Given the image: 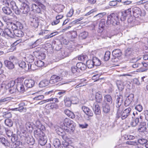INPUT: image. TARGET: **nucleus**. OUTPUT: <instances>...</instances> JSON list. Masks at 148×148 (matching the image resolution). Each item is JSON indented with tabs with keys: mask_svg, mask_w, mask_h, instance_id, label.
<instances>
[{
	"mask_svg": "<svg viewBox=\"0 0 148 148\" xmlns=\"http://www.w3.org/2000/svg\"><path fill=\"white\" fill-rule=\"evenodd\" d=\"M116 104L117 108L116 119H118L120 117L122 119H125L130 114L131 108H127L122 112V108L121 106L123 103V96L121 95H117L116 97Z\"/></svg>",
	"mask_w": 148,
	"mask_h": 148,
	"instance_id": "nucleus-1",
	"label": "nucleus"
},
{
	"mask_svg": "<svg viewBox=\"0 0 148 148\" xmlns=\"http://www.w3.org/2000/svg\"><path fill=\"white\" fill-rule=\"evenodd\" d=\"M10 5L12 10L17 14H19L21 12L27 14L29 11V5L25 3H23L21 4L20 10L18 9L15 2L14 1H11Z\"/></svg>",
	"mask_w": 148,
	"mask_h": 148,
	"instance_id": "nucleus-2",
	"label": "nucleus"
},
{
	"mask_svg": "<svg viewBox=\"0 0 148 148\" xmlns=\"http://www.w3.org/2000/svg\"><path fill=\"white\" fill-rule=\"evenodd\" d=\"M106 24L108 25L112 24L115 26L120 24L119 20L118 14L116 13H112L108 17Z\"/></svg>",
	"mask_w": 148,
	"mask_h": 148,
	"instance_id": "nucleus-3",
	"label": "nucleus"
},
{
	"mask_svg": "<svg viewBox=\"0 0 148 148\" xmlns=\"http://www.w3.org/2000/svg\"><path fill=\"white\" fill-rule=\"evenodd\" d=\"M9 60H6L4 62L5 66L9 69H12L14 67L13 63H17L18 60L14 56H11L9 58Z\"/></svg>",
	"mask_w": 148,
	"mask_h": 148,
	"instance_id": "nucleus-4",
	"label": "nucleus"
},
{
	"mask_svg": "<svg viewBox=\"0 0 148 148\" xmlns=\"http://www.w3.org/2000/svg\"><path fill=\"white\" fill-rule=\"evenodd\" d=\"M0 35L7 39L13 38L14 36L10 29L5 28L3 30L0 27Z\"/></svg>",
	"mask_w": 148,
	"mask_h": 148,
	"instance_id": "nucleus-5",
	"label": "nucleus"
},
{
	"mask_svg": "<svg viewBox=\"0 0 148 148\" xmlns=\"http://www.w3.org/2000/svg\"><path fill=\"white\" fill-rule=\"evenodd\" d=\"M31 8L34 12L39 13L40 12L42 9L44 10L45 8V7L43 4L38 3V5L35 4H32Z\"/></svg>",
	"mask_w": 148,
	"mask_h": 148,
	"instance_id": "nucleus-6",
	"label": "nucleus"
},
{
	"mask_svg": "<svg viewBox=\"0 0 148 148\" xmlns=\"http://www.w3.org/2000/svg\"><path fill=\"white\" fill-rule=\"evenodd\" d=\"M131 9L130 8L125 10L123 12H121L119 13V17L121 21H124L125 20L126 17L127 15H130L131 14Z\"/></svg>",
	"mask_w": 148,
	"mask_h": 148,
	"instance_id": "nucleus-7",
	"label": "nucleus"
},
{
	"mask_svg": "<svg viewBox=\"0 0 148 148\" xmlns=\"http://www.w3.org/2000/svg\"><path fill=\"white\" fill-rule=\"evenodd\" d=\"M30 25L31 26L34 28L38 27L39 24V20L38 18L35 16H30Z\"/></svg>",
	"mask_w": 148,
	"mask_h": 148,
	"instance_id": "nucleus-8",
	"label": "nucleus"
},
{
	"mask_svg": "<svg viewBox=\"0 0 148 148\" xmlns=\"http://www.w3.org/2000/svg\"><path fill=\"white\" fill-rule=\"evenodd\" d=\"M10 27L14 32V31L16 30L19 29H22L23 28V26L20 23L17 22L15 23H11L10 25Z\"/></svg>",
	"mask_w": 148,
	"mask_h": 148,
	"instance_id": "nucleus-9",
	"label": "nucleus"
},
{
	"mask_svg": "<svg viewBox=\"0 0 148 148\" xmlns=\"http://www.w3.org/2000/svg\"><path fill=\"white\" fill-rule=\"evenodd\" d=\"M62 79V77L53 75L51 76L50 80V83L53 84L61 81Z\"/></svg>",
	"mask_w": 148,
	"mask_h": 148,
	"instance_id": "nucleus-10",
	"label": "nucleus"
},
{
	"mask_svg": "<svg viewBox=\"0 0 148 148\" xmlns=\"http://www.w3.org/2000/svg\"><path fill=\"white\" fill-rule=\"evenodd\" d=\"M25 86L28 88H32L35 84L34 81L32 79H27L24 81Z\"/></svg>",
	"mask_w": 148,
	"mask_h": 148,
	"instance_id": "nucleus-11",
	"label": "nucleus"
},
{
	"mask_svg": "<svg viewBox=\"0 0 148 148\" xmlns=\"http://www.w3.org/2000/svg\"><path fill=\"white\" fill-rule=\"evenodd\" d=\"M3 85L4 86V88L6 90L8 89L15 86V82L14 81H10L8 83H7L6 81H3Z\"/></svg>",
	"mask_w": 148,
	"mask_h": 148,
	"instance_id": "nucleus-12",
	"label": "nucleus"
},
{
	"mask_svg": "<svg viewBox=\"0 0 148 148\" xmlns=\"http://www.w3.org/2000/svg\"><path fill=\"white\" fill-rule=\"evenodd\" d=\"M147 130L146 123L145 122L141 123L138 128L137 129V131L139 133H144L146 132Z\"/></svg>",
	"mask_w": 148,
	"mask_h": 148,
	"instance_id": "nucleus-13",
	"label": "nucleus"
},
{
	"mask_svg": "<svg viewBox=\"0 0 148 148\" xmlns=\"http://www.w3.org/2000/svg\"><path fill=\"white\" fill-rule=\"evenodd\" d=\"M134 97V95L131 94L126 98L124 102V105L127 107L132 102Z\"/></svg>",
	"mask_w": 148,
	"mask_h": 148,
	"instance_id": "nucleus-14",
	"label": "nucleus"
},
{
	"mask_svg": "<svg viewBox=\"0 0 148 148\" xmlns=\"http://www.w3.org/2000/svg\"><path fill=\"white\" fill-rule=\"evenodd\" d=\"M34 136L37 139L45 135L43 132L39 129L35 130L34 131Z\"/></svg>",
	"mask_w": 148,
	"mask_h": 148,
	"instance_id": "nucleus-15",
	"label": "nucleus"
},
{
	"mask_svg": "<svg viewBox=\"0 0 148 148\" xmlns=\"http://www.w3.org/2000/svg\"><path fill=\"white\" fill-rule=\"evenodd\" d=\"M56 132L59 135L61 136L62 138L65 140L66 139V136L64 130L61 128H58L56 130Z\"/></svg>",
	"mask_w": 148,
	"mask_h": 148,
	"instance_id": "nucleus-16",
	"label": "nucleus"
},
{
	"mask_svg": "<svg viewBox=\"0 0 148 148\" xmlns=\"http://www.w3.org/2000/svg\"><path fill=\"white\" fill-rule=\"evenodd\" d=\"M106 24V21L104 19H101L99 23L98 31L99 33H101L103 30Z\"/></svg>",
	"mask_w": 148,
	"mask_h": 148,
	"instance_id": "nucleus-17",
	"label": "nucleus"
},
{
	"mask_svg": "<svg viewBox=\"0 0 148 148\" xmlns=\"http://www.w3.org/2000/svg\"><path fill=\"white\" fill-rule=\"evenodd\" d=\"M82 109L87 115L90 116H93V113L92 112L88 107L83 106L82 107Z\"/></svg>",
	"mask_w": 148,
	"mask_h": 148,
	"instance_id": "nucleus-18",
	"label": "nucleus"
},
{
	"mask_svg": "<svg viewBox=\"0 0 148 148\" xmlns=\"http://www.w3.org/2000/svg\"><path fill=\"white\" fill-rule=\"evenodd\" d=\"M64 124L66 126H69L70 127H73L74 125V122L68 118H66L64 121Z\"/></svg>",
	"mask_w": 148,
	"mask_h": 148,
	"instance_id": "nucleus-19",
	"label": "nucleus"
},
{
	"mask_svg": "<svg viewBox=\"0 0 148 148\" xmlns=\"http://www.w3.org/2000/svg\"><path fill=\"white\" fill-rule=\"evenodd\" d=\"M93 110L96 115H100L101 114V111L99 106L97 103L94 104Z\"/></svg>",
	"mask_w": 148,
	"mask_h": 148,
	"instance_id": "nucleus-20",
	"label": "nucleus"
},
{
	"mask_svg": "<svg viewBox=\"0 0 148 148\" xmlns=\"http://www.w3.org/2000/svg\"><path fill=\"white\" fill-rule=\"evenodd\" d=\"M103 112L106 113H108L110 111V108L109 105L107 103L103 102L101 104Z\"/></svg>",
	"mask_w": 148,
	"mask_h": 148,
	"instance_id": "nucleus-21",
	"label": "nucleus"
},
{
	"mask_svg": "<svg viewBox=\"0 0 148 148\" xmlns=\"http://www.w3.org/2000/svg\"><path fill=\"white\" fill-rule=\"evenodd\" d=\"M19 107L17 108H15L13 109V110L15 111H18L20 112H21L23 111L24 112H26V109L24 108V106H25V104L24 103H21L19 104Z\"/></svg>",
	"mask_w": 148,
	"mask_h": 148,
	"instance_id": "nucleus-22",
	"label": "nucleus"
},
{
	"mask_svg": "<svg viewBox=\"0 0 148 148\" xmlns=\"http://www.w3.org/2000/svg\"><path fill=\"white\" fill-rule=\"evenodd\" d=\"M133 15L134 16L138 17L141 14L140 9L137 7H134L132 9Z\"/></svg>",
	"mask_w": 148,
	"mask_h": 148,
	"instance_id": "nucleus-23",
	"label": "nucleus"
},
{
	"mask_svg": "<svg viewBox=\"0 0 148 148\" xmlns=\"http://www.w3.org/2000/svg\"><path fill=\"white\" fill-rule=\"evenodd\" d=\"M17 90L19 92H24L25 90L24 85L21 82H18L16 86Z\"/></svg>",
	"mask_w": 148,
	"mask_h": 148,
	"instance_id": "nucleus-24",
	"label": "nucleus"
},
{
	"mask_svg": "<svg viewBox=\"0 0 148 148\" xmlns=\"http://www.w3.org/2000/svg\"><path fill=\"white\" fill-rule=\"evenodd\" d=\"M38 140L39 143L42 146L45 145L47 141V137L45 135L38 139Z\"/></svg>",
	"mask_w": 148,
	"mask_h": 148,
	"instance_id": "nucleus-25",
	"label": "nucleus"
},
{
	"mask_svg": "<svg viewBox=\"0 0 148 148\" xmlns=\"http://www.w3.org/2000/svg\"><path fill=\"white\" fill-rule=\"evenodd\" d=\"M95 98L97 102L100 103L102 101V96L101 93L100 92H97L96 93Z\"/></svg>",
	"mask_w": 148,
	"mask_h": 148,
	"instance_id": "nucleus-26",
	"label": "nucleus"
},
{
	"mask_svg": "<svg viewBox=\"0 0 148 148\" xmlns=\"http://www.w3.org/2000/svg\"><path fill=\"white\" fill-rule=\"evenodd\" d=\"M12 33L14 36V37H15V36L18 37H22L23 36L24 34V33L22 30L21 29H18L14 31V32H13V33Z\"/></svg>",
	"mask_w": 148,
	"mask_h": 148,
	"instance_id": "nucleus-27",
	"label": "nucleus"
},
{
	"mask_svg": "<svg viewBox=\"0 0 148 148\" xmlns=\"http://www.w3.org/2000/svg\"><path fill=\"white\" fill-rule=\"evenodd\" d=\"M45 107L48 109H53L54 108L57 109L58 108V107L56 104L52 103L46 105Z\"/></svg>",
	"mask_w": 148,
	"mask_h": 148,
	"instance_id": "nucleus-28",
	"label": "nucleus"
},
{
	"mask_svg": "<svg viewBox=\"0 0 148 148\" xmlns=\"http://www.w3.org/2000/svg\"><path fill=\"white\" fill-rule=\"evenodd\" d=\"M64 130L65 132L72 134L73 133L75 129L74 126H73V127L72 126V127H70L69 126H65Z\"/></svg>",
	"mask_w": 148,
	"mask_h": 148,
	"instance_id": "nucleus-29",
	"label": "nucleus"
},
{
	"mask_svg": "<svg viewBox=\"0 0 148 148\" xmlns=\"http://www.w3.org/2000/svg\"><path fill=\"white\" fill-rule=\"evenodd\" d=\"M50 83V80L49 81L46 79H44L41 81L39 84V86L40 87H45Z\"/></svg>",
	"mask_w": 148,
	"mask_h": 148,
	"instance_id": "nucleus-30",
	"label": "nucleus"
},
{
	"mask_svg": "<svg viewBox=\"0 0 148 148\" xmlns=\"http://www.w3.org/2000/svg\"><path fill=\"white\" fill-rule=\"evenodd\" d=\"M10 8H12L10 6H5L3 8L2 10L4 13L7 14L9 15L11 14L12 12Z\"/></svg>",
	"mask_w": 148,
	"mask_h": 148,
	"instance_id": "nucleus-31",
	"label": "nucleus"
},
{
	"mask_svg": "<svg viewBox=\"0 0 148 148\" xmlns=\"http://www.w3.org/2000/svg\"><path fill=\"white\" fill-rule=\"evenodd\" d=\"M0 142L5 146H8L10 145V143L7 140L3 137L0 136Z\"/></svg>",
	"mask_w": 148,
	"mask_h": 148,
	"instance_id": "nucleus-32",
	"label": "nucleus"
},
{
	"mask_svg": "<svg viewBox=\"0 0 148 148\" xmlns=\"http://www.w3.org/2000/svg\"><path fill=\"white\" fill-rule=\"evenodd\" d=\"M64 103L65 106L67 107H70L72 104V101L69 97H66L64 99Z\"/></svg>",
	"mask_w": 148,
	"mask_h": 148,
	"instance_id": "nucleus-33",
	"label": "nucleus"
},
{
	"mask_svg": "<svg viewBox=\"0 0 148 148\" xmlns=\"http://www.w3.org/2000/svg\"><path fill=\"white\" fill-rule=\"evenodd\" d=\"M108 102L112 103V97L109 95H106L104 96V101L103 102Z\"/></svg>",
	"mask_w": 148,
	"mask_h": 148,
	"instance_id": "nucleus-34",
	"label": "nucleus"
},
{
	"mask_svg": "<svg viewBox=\"0 0 148 148\" xmlns=\"http://www.w3.org/2000/svg\"><path fill=\"white\" fill-rule=\"evenodd\" d=\"M76 65L78 69L81 70H84L86 68V65L82 62L78 63L76 64Z\"/></svg>",
	"mask_w": 148,
	"mask_h": 148,
	"instance_id": "nucleus-35",
	"label": "nucleus"
},
{
	"mask_svg": "<svg viewBox=\"0 0 148 148\" xmlns=\"http://www.w3.org/2000/svg\"><path fill=\"white\" fill-rule=\"evenodd\" d=\"M117 87L119 90L122 91L124 88V86L123 82L120 80H117L116 82Z\"/></svg>",
	"mask_w": 148,
	"mask_h": 148,
	"instance_id": "nucleus-36",
	"label": "nucleus"
},
{
	"mask_svg": "<svg viewBox=\"0 0 148 148\" xmlns=\"http://www.w3.org/2000/svg\"><path fill=\"white\" fill-rule=\"evenodd\" d=\"M25 140L28 144L31 145H33L35 143L34 139L32 137L30 138L29 136H26Z\"/></svg>",
	"mask_w": 148,
	"mask_h": 148,
	"instance_id": "nucleus-37",
	"label": "nucleus"
},
{
	"mask_svg": "<svg viewBox=\"0 0 148 148\" xmlns=\"http://www.w3.org/2000/svg\"><path fill=\"white\" fill-rule=\"evenodd\" d=\"M92 60L95 66H99L101 64L100 60L96 57H93Z\"/></svg>",
	"mask_w": 148,
	"mask_h": 148,
	"instance_id": "nucleus-38",
	"label": "nucleus"
},
{
	"mask_svg": "<svg viewBox=\"0 0 148 148\" xmlns=\"http://www.w3.org/2000/svg\"><path fill=\"white\" fill-rule=\"evenodd\" d=\"M112 54L115 57H118L121 55V52L120 49H116L113 51Z\"/></svg>",
	"mask_w": 148,
	"mask_h": 148,
	"instance_id": "nucleus-39",
	"label": "nucleus"
},
{
	"mask_svg": "<svg viewBox=\"0 0 148 148\" xmlns=\"http://www.w3.org/2000/svg\"><path fill=\"white\" fill-rule=\"evenodd\" d=\"M139 123V118L136 117L135 119L132 121L130 123V125L132 127H135Z\"/></svg>",
	"mask_w": 148,
	"mask_h": 148,
	"instance_id": "nucleus-40",
	"label": "nucleus"
},
{
	"mask_svg": "<svg viewBox=\"0 0 148 148\" xmlns=\"http://www.w3.org/2000/svg\"><path fill=\"white\" fill-rule=\"evenodd\" d=\"M53 144L56 148H58L61 145L60 140L58 139L57 138L54 140Z\"/></svg>",
	"mask_w": 148,
	"mask_h": 148,
	"instance_id": "nucleus-41",
	"label": "nucleus"
},
{
	"mask_svg": "<svg viewBox=\"0 0 148 148\" xmlns=\"http://www.w3.org/2000/svg\"><path fill=\"white\" fill-rule=\"evenodd\" d=\"M11 97H7L0 99V105L4 104L5 103L9 101L11 99Z\"/></svg>",
	"mask_w": 148,
	"mask_h": 148,
	"instance_id": "nucleus-42",
	"label": "nucleus"
},
{
	"mask_svg": "<svg viewBox=\"0 0 148 148\" xmlns=\"http://www.w3.org/2000/svg\"><path fill=\"white\" fill-rule=\"evenodd\" d=\"M5 124L9 127H12L13 124V123L12 120L10 119H7L5 121Z\"/></svg>",
	"mask_w": 148,
	"mask_h": 148,
	"instance_id": "nucleus-43",
	"label": "nucleus"
},
{
	"mask_svg": "<svg viewBox=\"0 0 148 148\" xmlns=\"http://www.w3.org/2000/svg\"><path fill=\"white\" fill-rule=\"evenodd\" d=\"M86 64L88 67L89 68H92L95 66L92 60H88L86 62Z\"/></svg>",
	"mask_w": 148,
	"mask_h": 148,
	"instance_id": "nucleus-44",
	"label": "nucleus"
},
{
	"mask_svg": "<svg viewBox=\"0 0 148 148\" xmlns=\"http://www.w3.org/2000/svg\"><path fill=\"white\" fill-rule=\"evenodd\" d=\"M88 34L87 32L84 31L81 33L79 35V37L80 39H83L86 38L88 36Z\"/></svg>",
	"mask_w": 148,
	"mask_h": 148,
	"instance_id": "nucleus-45",
	"label": "nucleus"
},
{
	"mask_svg": "<svg viewBox=\"0 0 148 148\" xmlns=\"http://www.w3.org/2000/svg\"><path fill=\"white\" fill-rule=\"evenodd\" d=\"M27 62L32 63L34 60V57L32 55H29L26 58Z\"/></svg>",
	"mask_w": 148,
	"mask_h": 148,
	"instance_id": "nucleus-46",
	"label": "nucleus"
},
{
	"mask_svg": "<svg viewBox=\"0 0 148 148\" xmlns=\"http://www.w3.org/2000/svg\"><path fill=\"white\" fill-rule=\"evenodd\" d=\"M33 123H32L27 122L25 125V127L27 130H32L33 129Z\"/></svg>",
	"mask_w": 148,
	"mask_h": 148,
	"instance_id": "nucleus-47",
	"label": "nucleus"
},
{
	"mask_svg": "<svg viewBox=\"0 0 148 148\" xmlns=\"http://www.w3.org/2000/svg\"><path fill=\"white\" fill-rule=\"evenodd\" d=\"M64 8V7L63 5L60 4L58 6L57 8L56 9L55 11L57 13L60 12L62 11Z\"/></svg>",
	"mask_w": 148,
	"mask_h": 148,
	"instance_id": "nucleus-48",
	"label": "nucleus"
},
{
	"mask_svg": "<svg viewBox=\"0 0 148 148\" xmlns=\"http://www.w3.org/2000/svg\"><path fill=\"white\" fill-rule=\"evenodd\" d=\"M110 52L109 51H106L104 55V59L105 61H108L110 58Z\"/></svg>",
	"mask_w": 148,
	"mask_h": 148,
	"instance_id": "nucleus-49",
	"label": "nucleus"
},
{
	"mask_svg": "<svg viewBox=\"0 0 148 148\" xmlns=\"http://www.w3.org/2000/svg\"><path fill=\"white\" fill-rule=\"evenodd\" d=\"M35 64L38 67H41L43 66L44 63L41 60H37L35 62Z\"/></svg>",
	"mask_w": 148,
	"mask_h": 148,
	"instance_id": "nucleus-50",
	"label": "nucleus"
},
{
	"mask_svg": "<svg viewBox=\"0 0 148 148\" xmlns=\"http://www.w3.org/2000/svg\"><path fill=\"white\" fill-rule=\"evenodd\" d=\"M1 2L2 4L4 5H5V6H9L10 5V1L8 0H1ZM11 7V6H10Z\"/></svg>",
	"mask_w": 148,
	"mask_h": 148,
	"instance_id": "nucleus-51",
	"label": "nucleus"
},
{
	"mask_svg": "<svg viewBox=\"0 0 148 148\" xmlns=\"http://www.w3.org/2000/svg\"><path fill=\"white\" fill-rule=\"evenodd\" d=\"M9 89V92L11 94H12L15 92L16 91V86H14L10 88Z\"/></svg>",
	"mask_w": 148,
	"mask_h": 148,
	"instance_id": "nucleus-52",
	"label": "nucleus"
},
{
	"mask_svg": "<svg viewBox=\"0 0 148 148\" xmlns=\"http://www.w3.org/2000/svg\"><path fill=\"white\" fill-rule=\"evenodd\" d=\"M106 14V13L105 12H104L101 13L96 15L94 16V17L96 18L97 19H99L103 17V16L105 15Z\"/></svg>",
	"mask_w": 148,
	"mask_h": 148,
	"instance_id": "nucleus-53",
	"label": "nucleus"
},
{
	"mask_svg": "<svg viewBox=\"0 0 148 148\" xmlns=\"http://www.w3.org/2000/svg\"><path fill=\"white\" fill-rule=\"evenodd\" d=\"M77 65L76 66H73L71 67V71L73 73L77 74L79 72V70L77 69Z\"/></svg>",
	"mask_w": 148,
	"mask_h": 148,
	"instance_id": "nucleus-54",
	"label": "nucleus"
},
{
	"mask_svg": "<svg viewBox=\"0 0 148 148\" xmlns=\"http://www.w3.org/2000/svg\"><path fill=\"white\" fill-rule=\"evenodd\" d=\"M44 97L43 95H39L33 98V100L35 101H36L38 100H40L44 98Z\"/></svg>",
	"mask_w": 148,
	"mask_h": 148,
	"instance_id": "nucleus-55",
	"label": "nucleus"
},
{
	"mask_svg": "<svg viewBox=\"0 0 148 148\" xmlns=\"http://www.w3.org/2000/svg\"><path fill=\"white\" fill-rule=\"evenodd\" d=\"M19 66L22 68H27L26 64L25 62L23 61H21L18 63Z\"/></svg>",
	"mask_w": 148,
	"mask_h": 148,
	"instance_id": "nucleus-56",
	"label": "nucleus"
},
{
	"mask_svg": "<svg viewBox=\"0 0 148 148\" xmlns=\"http://www.w3.org/2000/svg\"><path fill=\"white\" fill-rule=\"evenodd\" d=\"M147 140L145 139L141 138L138 140V143L140 145H143L147 143Z\"/></svg>",
	"mask_w": 148,
	"mask_h": 148,
	"instance_id": "nucleus-57",
	"label": "nucleus"
},
{
	"mask_svg": "<svg viewBox=\"0 0 148 148\" xmlns=\"http://www.w3.org/2000/svg\"><path fill=\"white\" fill-rule=\"evenodd\" d=\"M127 144L136 146L137 145V143L136 141H127L126 142Z\"/></svg>",
	"mask_w": 148,
	"mask_h": 148,
	"instance_id": "nucleus-58",
	"label": "nucleus"
},
{
	"mask_svg": "<svg viewBox=\"0 0 148 148\" xmlns=\"http://www.w3.org/2000/svg\"><path fill=\"white\" fill-rule=\"evenodd\" d=\"M12 137L11 138V140L12 141L15 142V141H17L18 140V138L17 137V136L16 134H12Z\"/></svg>",
	"mask_w": 148,
	"mask_h": 148,
	"instance_id": "nucleus-59",
	"label": "nucleus"
},
{
	"mask_svg": "<svg viewBox=\"0 0 148 148\" xmlns=\"http://www.w3.org/2000/svg\"><path fill=\"white\" fill-rule=\"evenodd\" d=\"M135 109L138 112H140L142 110L143 108L141 105H138L135 107Z\"/></svg>",
	"mask_w": 148,
	"mask_h": 148,
	"instance_id": "nucleus-60",
	"label": "nucleus"
},
{
	"mask_svg": "<svg viewBox=\"0 0 148 148\" xmlns=\"http://www.w3.org/2000/svg\"><path fill=\"white\" fill-rule=\"evenodd\" d=\"M74 12V10L73 8H71L69 12L67 14L66 16L68 17H71L73 15Z\"/></svg>",
	"mask_w": 148,
	"mask_h": 148,
	"instance_id": "nucleus-61",
	"label": "nucleus"
},
{
	"mask_svg": "<svg viewBox=\"0 0 148 148\" xmlns=\"http://www.w3.org/2000/svg\"><path fill=\"white\" fill-rule=\"evenodd\" d=\"M42 39L40 38L37 40L33 44V45L34 46H37L38 45L40 42H42Z\"/></svg>",
	"mask_w": 148,
	"mask_h": 148,
	"instance_id": "nucleus-62",
	"label": "nucleus"
},
{
	"mask_svg": "<svg viewBox=\"0 0 148 148\" xmlns=\"http://www.w3.org/2000/svg\"><path fill=\"white\" fill-rule=\"evenodd\" d=\"M5 130L6 134L8 137H10L12 136V134L11 131L9 130L8 128H5Z\"/></svg>",
	"mask_w": 148,
	"mask_h": 148,
	"instance_id": "nucleus-63",
	"label": "nucleus"
},
{
	"mask_svg": "<svg viewBox=\"0 0 148 148\" xmlns=\"http://www.w3.org/2000/svg\"><path fill=\"white\" fill-rule=\"evenodd\" d=\"M117 2L115 1H112L109 2V5L111 6H115L117 5Z\"/></svg>",
	"mask_w": 148,
	"mask_h": 148,
	"instance_id": "nucleus-64",
	"label": "nucleus"
}]
</instances>
